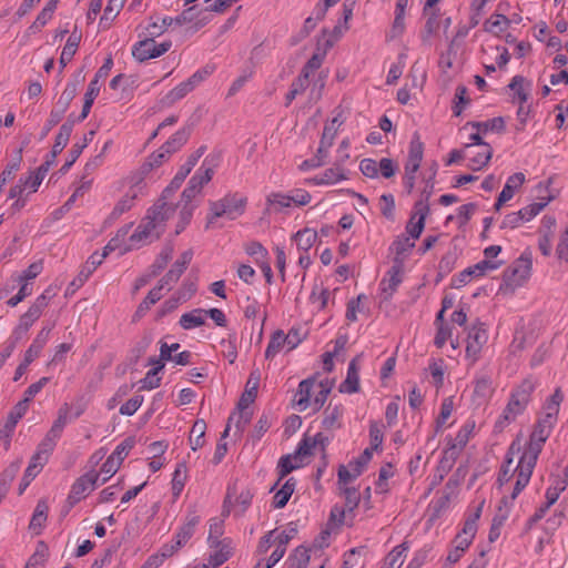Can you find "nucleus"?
I'll list each match as a JSON object with an SVG mask.
<instances>
[{
    "label": "nucleus",
    "mask_w": 568,
    "mask_h": 568,
    "mask_svg": "<svg viewBox=\"0 0 568 568\" xmlns=\"http://www.w3.org/2000/svg\"><path fill=\"white\" fill-rule=\"evenodd\" d=\"M341 113L332 119V121L325 124L321 141L328 142V145H333L337 128L343 123L339 119Z\"/></svg>",
    "instance_id": "60"
},
{
    "label": "nucleus",
    "mask_w": 568,
    "mask_h": 568,
    "mask_svg": "<svg viewBox=\"0 0 568 568\" xmlns=\"http://www.w3.org/2000/svg\"><path fill=\"white\" fill-rule=\"evenodd\" d=\"M192 257V250L183 252L181 256L172 265L170 271L161 278V282L165 283L166 285L178 282L181 275L186 270L187 265L191 263Z\"/></svg>",
    "instance_id": "19"
},
{
    "label": "nucleus",
    "mask_w": 568,
    "mask_h": 568,
    "mask_svg": "<svg viewBox=\"0 0 568 568\" xmlns=\"http://www.w3.org/2000/svg\"><path fill=\"white\" fill-rule=\"evenodd\" d=\"M501 265V262H494L488 260H483L477 264L469 266L462 271L457 276L453 277L452 286L456 288H460L469 282V278L473 276H483L487 271L497 270Z\"/></svg>",
    "instance_id": "8"
},
{
    "label": "nucleus",
    "mask_w": 568,
    "mask_h": 568,
    "mask_svg": "<svg viewBox=\"0 0 568 568\" xmlns=\"http://www.w3.org/2000/svg\"><path fill=\"white\" fill-rule=\"evenodd\" d=\"M346 179L343 169L339 165L326 169L322 174L314 176L311 181L316 185L334 184Z\"/></svg>",
    "instance_id": "30"
},
{
    "label": "nucleus",
    "mask_w": 568,
    "mask_h": 568,
    "mask_svg": "<svg viewBox=\"0 0 568 568\" xmlns=\"http://www.w3.org/2000/svg\"><path fill=\"white\" fill-rule=\"evenodd\" d=\"M26 402L19 400L11 412L8 414V417L2 426V433L4 435V448L8 450L10 447L11 436L14 432V428L18 422L24 416L28 410Z\"/></svg>",
    "instance_id": "14"
},
{
    "label": "nucleus",
    "mask_w": 568,
    "mask_h": 568,
    "mask_svg": "<svg viewBox=\"0 0 568 568\" xmlns=\"http://www.w3.org/2000/svg\"><path fill=\"white\" fill-rule=\"evenodd\" d=\"M467 125H470L481 133H487L488 131L501 133L505 131V121L501 116H497L484 122H468Z\"/></svg>",
    "instance_id": "40"
},
{
    "label": "nucleus",
    "mask_w": 568,
    "mask_h": 568,
    "mask_svg": "<svg viewBox=\"0 0 568 568\" xmlns=\"http://www.w3.org/2000/svg\"><path fill=\"white\" fill-rule=\"evenodd\" d=\"M567 481L566 479H556L555 484L547 488L546 490V500L548 501V505H554L560 494L566 489Z\"/></svg>",
    "instance_id": "61"
},
{
    "label": "nucleus",
    "mask_w": 568,
    "mask_h": 568,
    "mask_svg": "<svg viewBox=\"0 0 568 568\" xmlns=\"http://www.w3.org/2000/svg\"><path fill=\"white\" fill-rule=\"evenodd\" d=\"M93 135H94V131H90L88 134L84 135L82 142H75L72 145L71 150L69 151L68 160L59 170L60 173L65 174L70 170V168L74 164V162L81 155L83 149H85L88 146V143H89V141L92 140Z\"/></svg>",
    "instance_id": "25"
},
{
    "label": "nucleus",
    "mask_w": 568,
    "mask_h": 568,
    "mask_svg": "<svg viewBox=\"0 0 568 568\" xmlns=\"http://www.w3.org/2000/svg\"><path fill=\"white\" fill-rule=\"evenodd\" d=\"M286 345L284 332L282 329L275 331L270 338L265 351V358L272 359L277 353Z\"/></svg>",
    "instance_id": "42"
},
{
    "label": "nucleus",
    "mask_w": 568,
    "mask_h": 568,
    "mask_svg": "<svg viewBox=\"0 0 568 568\" xmlns=\"http://www.w3.org/2000/svg\"><path fill=\"white\" fill-rule=\"evenodd\" d=\"M77 92H78L77 83L69 82L65 85V89L63 90L62 94L60 95V98H59V100L57 102V109L55 110L60 111L64 115V113L68 110L71 101L77 95Z\"/></svg>",
    "instance_id": "46"
},
{
    "label": "nucleus",
    "mask_w": 568,
    "mask_h": 568,
    "mask_svg": "<svg viewBox=\"0 0 568 568\" xmlns=\"http://www.w3.org/2000/svg\"><path fill=\"white\" fill-rule=\"evenodd\" d=\"M205 150L206 146L202 145L187 158L186 162L180 166L170 185L163 191V197L168 196L170 193H173L182 185L186 176L191 173L199 160L203 156Z\"/></svg>",
    "instance_id": "7"
},
{
    "label": "nucleus",
    "mask_w": 568,
    "mask_h": 568,
    "mask_svg": "<svg viewBox=\"0 0 568 568\" xmlns=\"http://www.w3.org/2000/svg\"><path fill=\"white\" fill-rule=\"evenodd\" d=\"M296 487V480L291 477L285 484L282 486L280 490L276 491L273 498V506L275 508H283L290 500Z\"/></svg>",
    "instance_id": "31"
},
{
    "label": "nucleus",
    "mask_w": 568,
    "mask_h": 568,
    "mask_svg": "<svg viewBox=\"0 0 568 568\" xmlns=\"http://www.w3.org/2000/svg\"><path fill=\"white\" fill-rule=\"evenodd\" d=\"M358 356L354 357L347 368V376L345 381L339 385L338 390L341 393L353 394L359 390V376H358Z\"/></svg>",
    "instance_id": "22"
},
{
    "label": "nucleus",
    "mask_w": 568,
    "mask_h": 568,
    "mask_svg": "<svg viewBox=\"0 0 568 568\" xmlns=\"http://www.w3.org/2000/svg\"><path fill=\"white\" fill-rule=\"evenodd\" d=\"M364 547L353 548L344 555V561L341 568H363L364 559L362 552Z\"/></svg>",
    "instance_id": "52"
},
{
    "label": "nucleus",
    "mask_w": 568,
    "mask_h": 568,
    "mask_svg": "<svg viewBox=\"0 0 568 568\" xmlns=\"http://www.w3.org/2000/svg\"><path fill=\"white\" fill-rule=\"evenodd\" d=\"M103 262V256H99V252H94L81 267L78 274V286H82L90 275L97 270Z\"/></svg>",
    "instance_id": "33"
},
{
    "label": "nucleus",
    "mask_w": 568,
    "mask_h": 568,
    "mask_svg": "<svg viewBox=\"0 0 568 568\" xmlns=\"http://www.w3.org/2000/svg\"><path fill=\"white\" fill-rule=\"evenodd\" d=\"M200 515L197 514L195 507L190 508L187 510L185 523L184 525L179 529V531L175 535V539L178 540V545L184 546L193 536L195 531V527L200 523Z\"/></svg>",
    "instance_id": "18"
},
{
    "label": "nucleus",
    "mask_w": 568,
    "mask_h": 568,
    "mask_svg": "<svg viewBox=\"0 0 568 568\" xmlns=\"http://www.w3.org/2000/svg\"><path fill=\"white\" fill-rule=\"evenodd\" d=\"M424 143L420 141L418 132H415L409 143L407 161L420 163L423 160Z\"/></svg>",
    "instance_id": "55"
},
{
    "label": "nucleus",
    "mask_w": 568,
    "mask_h": 568,
    "mask_svg": "<svg viewBox=\"0 0 568 568\" xmlns=\"http://www.w3.org/2000/svg\"><path fill=\"white\" fill-rule=\"evenodd\" d=\"M310 562L308 549L300 546L290 556V568H306Z\"/></svg>",
    "instance_id": "54"
},
{
    "label": "nucleus",
    "mask_w": 568,
    "mask_h": 568,
    "mask_svg": "<svg viewBox=\"0 0 568 568\" xmlns=\"http://www.w3.org/2000/svg\"><path fill=\"white\" fill-rule=\"evenodd\" d=\"M192 90L190 89L189 84L183 81L179 85H176L174 89L169 91L161 100L160 104L164 108H169L173 105L175 102L184 98L189 92Z\"/></svg>",
    "instance_id": "34"
},
{
    "label": "nucleus",
    "mask_w": 568,
    "mask_h": 568,
    "mask_svg": "<svg viewBox=\"0 0 568 568\" xmlns=\"http://www.w3.org/2000/svg\"><path fill=\"white\" fill-rule=\"evenodd\" d=\"M261 375L258 369H255L251 373L248 381L246 383L245 392L242 394L239 403V409H246L247 406L253 403L257 396V388L260 384Z\"/></svg>",
    "instance_id": "21"
},
{
    "label": "nucleus",
    "mask_w": 568,
    "mask_h": 568,
    "mask_svg": "<svg viewBox=\"0 0 568 568\" xmlns=\"http://www.w3.org/2000/svg\"><path fill=\"white\" fill-rule=\"evenodd\" d=\"M156 223L154 220H150L148 216L142 221V223L136 227L134 233L130 236L131 242H141L145 241L151 236L154 239H159L160 234L155 233Z\"/></svg>",
    "instance_id": "28"
},
{
    "label": "nucleus",
    "mask_w": 568,
    "mask_h": 568,
    "mask_svg": "<svg viewBox=\"0 0 568 568\" xmlns=\"http://www.w3.org/2000/svg\"><path fill=\"white\" fill-rule=\"evenodd\" d=\"M190 135L191 129L182 128L176 131L162 146L170 151V154L172 155L187 142Z\"/></svg>",
    "instance_id": "32"
},
{
    "label": "nucleus",
    "mask_w": 568,
    "mask_h": 568,
    "mask_svg": "<svg viewBox=\"0 0 568 568\" xmlns=\"http://www.w3.org/2000/svg\"><path fill=\"white\" fill-rule=\"evenodd\" d=\"M403 258H395L393 266L387 271L386 276L381 281V290L385 294L384 300H388L396 292L403 282Z\"/></svg>",
    "instance_id": "9"
},
{
    "label": "nucleus",
    "mask_w": 568,
    "mask_h": 568,
    "mask_svg": "<svg viewBox=\"0 0 568 568\" xmlns=\"http://www.w3.org/2000/svg\"><path fill=\"white\" fill-rule=\"evenodd\" d=\"M510 21L509 19L504 14H493L486 22H485V30L498 36L499 33L504 32L506 28L509 26Z\"/></svg>",
    "instance_id": "47"
},
{
    "label": "nucleus",
    "mask_w": 568,
    "mask_h": 568,
    "mask_svg": "<svg viewBox=\"0 0 568 568\" xmlns=\"http://www.w3.org/2000/svg\"><path fill=\"white\" fill-rule=\"evenodd\" d=\"M373 452L371 449L365 448L364 452L354 460L349 462L348 467L355 471V475H361L366 467V465L372 459Z\"/></svg>",
    "instance_id": "62"
},
{
    "label": "nucleus",
    "mask_w": 568,
    "mask_h": 568,
    "mask_svg": "<svg viewBox=\"0 0 568 568\" xmlns=\"http://www.w3.org/2000/svg\"><path fill=\"white\" fill-rule=\"evenodd\" d=\"M314 384L315 377L306 378L300 383L296 395L298 396L297 405L300 406L301 410H304L308 407Z\"/></svg>",
    "instance_id": "41"
},
{
    "label": "nucleus",
    "mask_w": 568,
    "mask_h": 568,
    "mask_svg": "<svg viewBox=\"0 0 568 568\" xmlns=\"http://www.w3.org/2000/svg\"><path fill=\"white\" fill-rule=\"evenodd\" d=\"M135 179H133V174L130 176V183L132 184L129 191L118 201L112 212L110 213L108 221L114 222L116 221L123 213L131 210L134 205V200L138 197L139 190L138 185L134 183Z\"/></svg>",
    "instance_id": "15"
},
{
    "label": "nucleus",
    "mask_w": 568,
    "mask_h": 568,
    "mask_svg": "<svg viewBox=\"0 0 568 568\" xmlns=\"http://www.w3.org/2000/svg\"><path fill=\"white\" fill-rule=\"evenodd\" d=\"M308 82L305 81V77H297L291 84L290 91L285 97V105L288 106L297 94L305 91Z\"/></svg>",
    "instance_id": "59"
},
{
    "label": "nucleus",
    "mask_w": 568,
    "mask_h": 568,
    "mask_svg": "<svg viewBox=\"0 0 568 568\" xmlns=\"http://www.w3.org/2000/svg\"><path fill=\"white\" fill-rule=\"evenodd\" d=\"M171 156L170 151L161 146L159 150L153 152L140 166L139 171L133 173L134 183L140 184L143 179L155 168L162 165Z\"/></svg>",
    "instance_id": "11"
},
{
    "label": "nucleus",
    "mask_w": 568,
    "mask_h": 568,
    "mask_svg": "<svg viewBox=\"0 0 568 568\" xmlns=\"http://www.w3.org/2000/svg\"><path fill=\"white\" fill-rule=\"evenodd\" d=\"M82 34L75 30L70 34L59 60L60 72L67 67V64L73 59L78 51Z\"/></svg>",
    "instance_id": "24"
},
{
    "label": "nucleus",
    "mask_w": 568,
    "mask_h": 568,
    "mask_svg": "<svg viewBox=\"0 0 568 568\" xmlns=\"http://www.w3.org/2000/svg\"><path fill=\"white\" fill-rule=\"evenodd\" d=\"M99 474L91 470L80 476L71 486V490L68 495L64 513L68 514L72 507H74L80 500L84 499L90 491L95 488Z\"/></svg>",
    "instance_id": "5"
},
{
    "label": "nucleus",
    "mask_w": 568,
    "mask_h": 568,
    "mask_svg": "<svg viewBox=\"0 0 568 568\" xmlns=\"http://www.w3.org/2000/svg\"><path fill=\"white\" fill-rule=\"evenodd\" d=\"M484 500L479 504V506L476 508L475 513L471 514L464 523V527L462 530V536L469 538L470 540L474 539L476 531H477V520L480 518Z\"/></svg>",
    "instance_id": "45"
},
{
    "label": "nucleus",
    "mask_w": 568,
    "mask_h": 568,
    "mask_svg": "<svg viewBox=\"0 0 568 568\" xmlns=\"http://www.w3.org/2000/svg\"><path fill=\"white\" fill-rule=\"evenodd\" d=\"M158 366L151 368L145 377L141 381L142 386L141 389H153L160 386L161 378L156 375L160 371L164 368V363H161L160 361L156 362Z\"/></svg>",
    "instance_id": "53"
},
{
    "label": "nucleus",
    "mask_w": 568,
    "mask_h": 568,
    "mask_svg": "<svg viewBox=\"0 0 568 568\" xmlns=\"http://www.w3.org/2000/svg\"><path fill=\"white\" fill-rule=\"evenodd\" d=\"M125 0H109L106 8L104 9L103 16L101 17L100 23H104V28L110 26V22L114 20V18L121 11Z\"/></svg>",
    "instance_id": "51"
},
{
    "label": "nucleus",
    "mask_w": 568,
    "mask_h": 568,
    "mask_svg": "<svg viewBox=\"0 0 568 568\" xmlns=\"http://www.w3.org/2000/svg\"><path fill=\"white\" fill-rule=\"evenodd\" d=\"M343 406L335 405L333 406L331 403L324 410V418L322 425L325 429H334L341 427V417L343 416Z\"/></svg>",
    "instance_id": "29"
},
{
    "label": "nucleus",
    "mask_w": 568,
    "mask_h": 568,
    "mask_svg": "<svg viewBox=\"0 0 568 568\" xmlns=\"http://www.w3.org/2000/svg\"><path fill=\"white\" fill-rule=\"evenodd\" d=\"M308 457V455H296V450L294 454L284 455L280 458L277 464L278 479L271 488L274 490L275 487L280 484L282 479H284L293 470L304 466L303 459Z\"/></svg>",
    "instance_id": "16"
},
{
    "label": "nucleus",
    "mask_w": 568,
    "mask_h": 568,
    "mask_svg": "<svg viewBox=\"0 0 568 568\" xmlns=\"http://www.w3.org/2000/svg\"><path fill=\"white\" fill-rule=\"evenodd\" d=\"M21 460H14L12 462L0 475V483L3 484L6 487L10 488V485L12 480L16 478L17 474L20 470L21 467Z\"/></svg>",
    "instance_id": "63"
},
{
    "label": "nucleus",
    "mask_w": 568,
    "mask_h": 568,
    "mask_svg": "<svg viewBox=\"0 0 568 568\" xmlns=\"http://www.w3.org/2000/svg\"><path fill=\"white\" fill-rule=\"evenodd\" d=\"M246 204L247 197L241 196L239 193H229L219 201L210 202L211 215L205 227L210 229L217 217L226 216L230 220H235L244 213Z\"/></svg>",
    "instance_id": "3"
},
{
    "label": "nucleus",
    "mask_w": 568,
    "mask_h": 568,
    "mask_svg": "<svg viewBox=\"0 0 568 568\" xmlns=\"http://www.w3.org/2000/svg\"><path fill=\"white\" fill-rule=\"evenodd\" d=\"M49 557V548L44 541L37 544L36 551L29 558L26 566L27 568H44V565Z\"/></svg>",
    "instance_id": "37"
},
{
    "label": "nucleus",
    "mask_w": 568,
    "mask_h": 568,
    "mask_svg": "<svg viewBox=\"0 0 568 568\" xmlns=\"http://www.w3.org/2000/svg\"><path fill=\"white\" fill-rule=\"evenodd\" d=\"M325 54L326 50L323 53H314L310 58V60L304 64L298 77H305V81L308 82L311 73L321 68Z\"/></svg>",
    "instance_id": "56"
},
{
    "label": "nucleus",
    "mask_w": 568,
    "mask_h": 568,
    "mask_svg": "<svg viewBox=\"0 0 568 568\" xmlns=\"http://www.w3.org/2000/svg\"><path fill=\"white\" fill-rule=\"evenodd\" d=\"M51 332V327H43L36 338L33 339L30 347L26 351L24 357L27 362H33L41 353L42 348L48 342L49 334Z\"/></svg>",
    "instance_id": "26"
},
{
    "label": "nucleus",
    "mask_w": 568,
    "mask_h": 568,
    "mask_svg": "<svg viewBox=\"0 0 568 568\" xmlns=\"http://www.w3.org/2000/svg\"><path fill=\"white\" fill-rule=\"evenodd\" d=\"M21 162H22V148H20L17 151V154L13 158V160L6 166V169L0 174V194L3 191V186L6 185V183L9 180L13 179L16 173L19 171Z\"/></svg>",
    "instance_id": "36"
},
{
    "label": "nucleus",
    "mask_w": 568,
    "mask_h": 568,
    "mask_svg": "<svg viewBox=\"0 0 568 568\" xmlns=\"http://www.w3.org/2000/svg\"><path fill=\"white\" fill-rule=\"evenodd\" d=\"M329 443V438L323 433H317L314 437L304 436L296 448V455H313V450L320 446L321 450L325 453V448Z\"/></svg>",
    "instance_id": "20"
},
{
    "label": "nucleus",
    "mask_w": 568,
    "mask_h": 568,
    "mask_svg": "<svg viewBox=\"0 0 568 568\" xmlns=\"http://www.w3.org/2000/svg\"><path fill=\"white\" fill-rule=\"evenodd\" d=\"M215 165L216 163L213 159L209 160L206 158L204 160L202 166L190 179L187 186L182 192V201H184L185 204L190 205L191 201L201 192L202 187L212 180Z\"/></svg>",
    "instance_id": "4"
},
{
    "label": "nucleus",
    "mask_w": 568,
    "mask_h": 568,
    "mask_svg": "<svg viewBox=\"0 0 568 568\" xmlns=\"http://www.w3.org/2000/svg\"><path fill=\"white\" fill-rule=\"evenodd\" d=\"M206 430V423L204 419H197L193 424L189 442L192 450H197L204 445V435Z\"/></svg>",
    "instance_id": "39"
},
{
    "label": "nucleus",
    "mask_w": 568,
    "mask_h": 568,
    "mask_svg": "<svg viewBox=\"0 0 568 568\" xmlns=\"http://www.w3.org/2000/svg\"><path fill=\"white\" fill-rule=\"evenodd\" d=\"M187 467L185 462L179 463L172 478V493L174 497H179L186 481Z\"/></svg>",
    "instance_id": "43"
},
{
    "label": "nucleus",
    "mask_w": 568,
    "mask_h": 568,
    "mask_svg": "<svg viewBox=\"0 0 568 568\" xmlns=\"http://www.w3.org/2000/svg\"><path fill=\"white\" fill-rule=\"evenodd\" d=\"M415 246V243L410 241L409 237L405 235H399L392 244V248L394 250L396 256L395 258H402L400 256L405 255Z\"/></svg>",
    "instance_id": "57"
},
{
    "label": "nucleus",
    "mask_w": 568,
    "mask_h": 568,
    "mask_svg": "<svg viewBox=\"0 0 568 568\" xmlns=\"http://www.w3.org/2000/svg\"><path fill=\"white\" fill-rule=\"evenodd\" d=\"M488 339L487 331L480 325H474L467 336L466 354L468 357L477 359L483 346Z\"/></svg>",
    "instance_id": "13"
},
{
    "label": "nucleus",
    "mask_w": 568,
    "mask_h": 568,
    "mask_svg": "<svg viewBox=\"0 0 568 568\" xmlns=\"http://www.w3.org/2000/svg\"><path fill=\"white\" fill-rule=\"evenodd\" d=\"M173 210L174 209L166 202H161L150 211L148 217L150 220H154V223L158 224L160 222L165 221L169 217V213H171Z\"/></svg>",
    "instance_id": "58"
},
{
    "label": "nucleus",
    "mask_w": 568,
    "mask_h": 568,
    "mask_svg": "<svg viewBox=\"0 0 568 568\" xmlns=\"http://www.w3.org/2000/svg\"><path fill=\"white\" fill-rule=\"evenodd\" d=\"M532 268V254L526 250L516 258L503 273V282L499 286V293L514 294L530 277Z\"/></svg>",
    "instance_id": "2"
},
{
    "label": "nucleus",
    "mask_w": 568,
    "mask_h": 568,
    "mask_svg": "<svg viewBox=\"0 0 568 568\" xmlns=\"http://www.w3.org/2000/svg\"><path fill=\"white\" fill-rule=\"evenodd\" d=\"M204 310L195 308L189 313H184L179 321V324L184 329H192L194 327L202 326L205 323Z\"/></svg>",
    "instance_id": "35"
},
{
    "label": "nucleus",
    "mask_w": 568,
    "mask_h": 568,
    "mask_svg": "<svg viewBox=\"0 0 568 568\" xmlns=\"http://www.w3.org/2000/svg\"><path fill=\"white\" fill-rule=\"evenodd\" d=\"M211 547L215 548L216 551L209 558V562L206 565H209L210 568H217L227 561L232 556V548L230 547V542H227L226 539L216 540L215 544H211Z\"/></svg>",
    "instance_id": "23"
},
{
    "label": "nucleus",
    "mask_w": 568,
    "mask_h": 568,
    "mask_svg": "<svg viewBox=\"0 0 568 568\" xmlns=\"http://www.w3.org/2000/svg\"><path fill=\"white\" fill-rule=\"evenodd\" d=\"M429 213V205L423 201L415 203V211L412 214L406 231L413 239H418L425 227V220Z\"/></svg>",
    "instance_id": "12"
},
{
    "label": "nucleus",
    "mask_w": 568,
    "mask_h": 568,
    "mask_svg": "<svg viewBox=\"0 0 568 568\" xmlns=\"http://www.w3.org/2000/svg\"><path fill=\"white\" fill-rule=\"evenodd\" d=\"M493 156V148L490 145L485 146L474 156L469 158L468 168L473 171H479L485 168Z\"/></svg>",
    "instance_id": "44"
},
{
    "label": "nucleus",
    "mask_w": 568,
    "mask_h": 568,
    "mask_svg": "<svg viewBox=\"0 0 568 568\" xmlns=\"http://www.w3.org/2000/svg\"><path fill=\"white\" fill-rule=\"evenodd\" d=\"M565 395L562 390L558 387L554 392V394L546 400L544 405V423L546 426H554L557 422V416L559 413V407L561 402L564 400Z\"/></svg>",
    "instance_id": "17"
},
{
    "label": "nucleus",
    "mask_w": 568,
    "mask_h": 568,
    "mask_svg": "<svg viewBox=\"0 0 568 568\" xmlns=\"http://www.w3.org/2000/svg\"><path fill=\"white\" fill-rule=\"evenodd\" d=\"M524 182H525L524 173L517 172V173H514L513 175H510L508 178L504 189L500 192V194L503 195V199L507 197V199L511 200L516 190L519 189Z\"/></svg>",
    "instance_id": "49"
},
{
    "label": "nucleus",
    "mask_w": 568,
    "mask_h": 568,
    "mask_svg": "<svg viewBox=\"0 0 568 568\" xmlns=\"http://www.w3.org/2000/svg\"><path fill=\"white\" fill-rule=\"evenodd\" d=\"M173 246H165L161 253L156 256L154 263L151 265V276L159 275L168 265L169 261L172 258Z\"/></svg>",
    "instance_id": "48"
},
{
    "label": "nucleus",
    "mask_w": 568,
    "mask_h": 568,
    "mask_svg": "<svg viewBox=\"0 0 568 568\" xmlns=\"http://www.w3.org/2000/svg\"><path fill=\"white\" fill-rule=\"evenodd\" d=\"M49 506L44 499H40L31 517L29 528L37 535L40 534L48 518Z\"/></svg>",
    "instance_id": "27"
},
{
    "label": "nucleus",
    "mask_w": 568,
    "mask_h": 568,
    "mask_svg": "<svg viewBox=\"0 0 568 568\" xmlns=\"http://www.w3.org/2000/svg\"><path fill=\"white\" fill-rule=\"evenodd\" d=\"M172 47L171 41H164L158 44L153 38L146 37L145 39L136 42L132 48V57L139 62H144L149 59L161 57Z\"/></svg>",
    "instance_id": "6"
},
{
    "label": "nucleus",
    "mask_w": 568,
    "mask_h": 568,
    "mask_svg": "<svg viewBox=\"0 0 568 568\" xmlns=\"http://www.w3.org/2000/svg\"><path fill=\"white\" fill-rule=\"evenodd\" d=\"M520 452V445L516 442H513L509 446L507 454L505 456V460L499 469L497 484L499 487L504 486L506 483H508L515 475H516V481L518 480L519 475V463L515 468H511V465L514 463V455L518 454Z\"/></svg>",
    "instance_id": "10"
},
{
    "label": "nucleus",
    "mask_w": 568,
    "mask_h": 568,
    "mask_svg": "<svg viewBox=\"0 0 568 568\" xmlns=\"http://www.w3.org/2000/svg\"><path fill=\"white\" fill-rule=\"evenodd\" d=\"M546 425L547 424L544 423V419H538L530 435L529 443L519 458V475L511 493L513 499L517 498L530 480L538 456L542 449V444L547 440L550 435V430L554 427Z\"/></svg>",
    "instance_id": "1"
},
{
    "label": "nucleus",
    "mask_w": 568,
    "mask_h": 568,
    "mask_svg": "<svg viewBox=\"0 0 568 568\" xmlns=\"http://www.w3.org/2000/svg\"><path fill=\"white\" fill-rule=\"evenodd\" d=\"M468 90L465 85H458L455 91L453 113L455 116H459L466 105L470 103V99L467 97Z\"/></svg>",
    "instance_id": "50"
},
{
    "label": "nucleus",
    "mask_w": 568,
    "mask_h": 568,
    "mask_svg": "<svg viewBox=\"0 0 568 568\" xmlns=\"http://www.w3.org/2000/svg\"><path fill=\"white\" fill-rule=\"evenodd\" d=\"M316 239L317 233L311 229L301 230L292 236V240L297 244V248L305 252L314 245Z\"/></svg>",
    "instance_id": "38"
},
{
    "label": "nucleus",
    "mask_w": 568,
    "mask_h": 568,
    "mask_svg": "<svg viewBox=\"0 0 568 568\" xmlns=\"http://www.w3.org/2000/svg\"><path fill=\"white\" fill-rule=\"evenodd\" d=\"M134 445H135V438L133 436L126 437L122 443H120L115 447V450L113 452V454L111 456H114V458L116 460L122 463L124 460V458L128 456V454L130 453V450L134 447Z\"/></svg>",
    "instance_id": "64"
}]
</instances>
